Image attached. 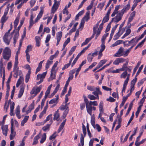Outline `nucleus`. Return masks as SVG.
Wrapping results in <instances>:
<instances>
[{
	"label": "nucleus",
	"mask_w": 146,
	"mask_h": 146,
	"mask_svg": "<svg viewBox=\"0 0 146 146\" xmlns=\"http://www.w3.org/2000/svg\"><path fill=\"white\" fill-rule=\"evenodd\" d=\"M11 133L9 136V138L11 140H13L15 137L16 135V132L13 128V120H12L11 122Z\"/></svg>",
	"instance_id": "20e7f679"
},
{
	"label": "nucleus",
	"mask_w": 146,
	"mask_h": 146,
	"mask_svg": "<svg viewBox=\"0 0 146 146\" xmlns=\"http://www.w3.org/2000/svg\"><path fill=\"white\" fill-rule=\"evenodd\" d=\"M87 89L91 91H92L95 90V88L94 86H87Z\"/></svg>",
	"instance_id": "5fc2aeb1"
},
{
	"label": "nucleus",
	"mask_w": 146,
	"mask_h": 146,
	"mask_svg": "<svg viewBox=\"0 0 146 146\" xmlns=\"http://www.w3.org/2000/svg\"><path fill=\"white\" fill-rule=\"evenodd\" d=\"M78 23H76L74 25V26L71 29L70 31L69 32L71 33L75 32L76 29V27L78 25Z\"/></svg>",
	"instance_id": "bb28decb"
},
{
	"label": "nucleus",
	"mask_w": 146,
	"mask_h": 146,
	"mask_svg": "<svg viewBox=\"0 0 146 146\" xmlns=\"http://www.w3.org/2000/svg\"><path fill=\"white\" fill-rule=\"evenodd\" d=\"M52 121H53L52 119H51L50 121V124H48L46 125V126H45L43 127L42 128V130L44 131H46L47 130H48L49 129L50 126L52 123Z\"/></svg>",
	"instance_id": "a211bd4d"
},
{
	"label": "nucleus",
	"mask_w": 146,
	"mask_h": 146,
	"mask_svg": "<svg viewBox=\"0 0 146 146\" xmlns=\"http://www.w3.org/2000/svg\"><path fill=\"white\" fill-rule=\"evenodd\" d=\"M59 96L58 95L56 96V98H53L49 102V104H52L54 103H56V104L57 103V101L59 99Z\"/></svg>",
	"instance_id": "f3484780"
},
{
	"label": "nucleus",
	"mask_w": 146,
	"mask_h": 146,
	"mask_svg": "<svg viewBox=\"0 0 146 146\" xmlns=\"http://www.w3.org/2000/svg\"><path fill=\"white\" fill-rule=\"evenodd\" d=\"M123 48L121 47L118 50L117 52L114 54L113 55L114 57H119L123 55V54L122 53L123 52Z\"/></svg>",
	"instance_id": "9d476101"
},
{
	"label": "nucleus",
	"mask_w": 146,
	"mask_h": 146,
	"mask_svg": "<svg viewBox=\"0 0 146 146\" xmlns=\"http://www.w3.org/2000/svg\"><path fill=\"white\" fill-rule=\"evenodd\" d=\"M10 35L5 34L3 37V40L4 42L7 45H9L10 42L12 38V37L10 38H9V36Z\"/></svg>",
	"instance_id": "423d86ee"
},
{
	"label": "nucleus",
	"mask_w": 146,
	"mask_h": 146,
	"mask_svg": "<svg viewBox=\"0 0 146 146\" xmlns=\"http://www.w3.org/2000/svg\"><path fill=\"white\" fill-rule=\"evenodd\" d=\"M76 72V69H74L71 70L69 73V76L70 77H72V78H73L74 75L73 74Z\"/></svg>",
	"instance_id": "c9c22d12"
},
{
	"label": "nucleus",
	"mask_w": 146,
	"mask_h": 146,
	"mask_svg": "<svg viewBox=\"0 0 146 146\" xmlns=\"http://www.w3.org/2000/svg\"><path fill=\"white\" fill-rule=\"evenodd\" d=\"M83 97L84 102H85V103L86 106L87 103L88 104V106H92V105L97 106L98 105V102L96 101H90L89 102L87 98L84 95Z\"/></svg>",
	"instance_id": "f03ea898"
},
{
	"label": "nucleus",
	"mask_w": 146,
	"mask_h": 146,
	"mask_svg": "<svg viewBox=\"0 0 146 146\" xmlns=\"http://www.w3.org/2000/svg\"><path fill=\"white\" fill-rule=\"evenodd\" d=\"M120 35H119V32H118L115 36L113 38V40H116L119 38L120 36Z\"/></svg>",
	"instance_id": "774afa93"
},
{
	"label": "nucleus",
	"mask_w": 146,
	"mask_h": 146,
	"mask_svg": "<svg viewBox=\"0 0 146 146\" xmlns=\"http://www.w3.org/2000/svg\"><path fill=\"white\" fill-rule=\"evenodd\" d=\"M46 138V135L45 133H44L42 135L40 141V143H43Z\"/></svg>",
	"instance_id": "e433bc0d"
},
{
	"label": "nucleus",
	"mask_w": 146,
	"mask_h": 146,
	"mask_svg": "<svg viewBox=\"0 0 146 146\" xmlns=\"http://www.w3.org/2000/svg\"><path fill=\"white\" fill-rule=\"evenodd\" d=\"M91 55V53H89L88 54L87 58V59L88 60V61L89 62H91L92 61V59L93 58V57L92 55Z\"/></svg>",
	"instance_id": "72a5a7b5"
},
{
	"label": "nucleus",
	"mask_w": 146,
	"mask_h": 146,
	"mask_svg": "<svg viewBox=\"0 0 146 146\" xmlns=\"http://www.w3.org/2000/svg\"><path fill=\"white\" fill-rule=\"evenodd\" d=\"M8 18V17H4V16H3L2 17L1 19V23H5L6 21L7 20Z\"/></svg>",
	"instance_id": "3c124183"
},
{
	"label": "nucleus",
	"mask_w": 146,
	"mask_h": 146,
	"mask_svg": "<svg viewBox=\"0 0 146 146\" xmlns=\"http://www.w3.org/2000/svg\"><path fill=\"white\" fill-rule=\"evenodd\" d=\"M125 59L122 58H116L115 60L113 62V65H118L120 63H123L125 62Z\"/></svg>",
	"instance_id": "1a4fd4ad"
},
{
	"label": "nucleus",
	"mask_w": 146,
	"mask_h": 146,
	"mask_svg": "<svg viewBox=\"0 0 146 146\" xmlns=\"http://www.w3.org/2000/svg\"><path fill=\"white\" fill-rule=\"evenodd\" d=\"M73 78H72V77L71 76L70 77V76H69L68 78V79L66 81V82L65 84V86L67 87V86H68V85L69 82H70V80H72Z\"/></svg>",
	"instance_id": "864d4df0"
},
{
	"label": "nucleus",
	"mask_w": 146,
	"mask_h": 146,
	"mask_svg": "<svg viewBox=\"0 0 146 146\" xmlns=\"http://www.w3.org/2000/svg\"><path fill=\"white\" fill-rule=\"evenodd\" d=\"M32 47L31 45H29L27 47V49L25 50V52H29V51L32 50Z\"/></svg>",
	"instance_id": "de8ad7c7"
},
{
	"label": "nucleus",
	"mask_w": 146,
	"mask_h": 146,
	"mask_svg": "<svg viewBox=\"0 0 146 146\" xmlns=\"http://www.w3.org/2000/svg\"><path fill=\"white\" fill-rule=\"evenodd\" d=\"M122 17V16L120 14L118 13L115 17L112 18V19H114V22L116 23L121 20Z\"/></svg>",
	"instance_id": "f8f14e48"
},
{
	"label": "nucleus",
	"mask_w": 146,
	"mask_h": 146,
	"mask_svg": "<svg viewBox=\"0 0 146 146\" xmlns=\"http://www.w3.org/2000/svg\"><path fill=\"white\" fill-rule=\"evenodd\" d=\"M62 35L61 31H60L56 33V39L60 40Z\"/></svg>",
	"instance_id": "c756f323"
},
{
	"label": "nucleus",
	"mask_w": 146,
	"mask_h": 146,
	"mask_svg": "<svg viewBox=\"0 0 146 146\" xmlns=\"http://www.w3.org/2000/svg\"><path fill=\"white\" fill-rule=\"evenodd\" d=\"M0 73L1 76L2 75V74H3V69L5 70V68L3 67V65L2 63L0 62Z\"/></svg>",
	"instance_id": "a19ab883"
},
{
	"label": "nucleus",
	"mask_w": 146,
	"mask_h": 146,
	"mask_svg": "<svg viewBox=\"0 0 146 146\" xmlns=\"http://www.w3.org/2000/svg\"><path fill=\"white\" fill-rule=\"evenodd\" d=\"M67 87L64 86V87L62 90L61 94L60 97H61L62 96H64L67 91Z\"/></svg>",
	"instance_id": "c03bdc74"
},
{
	"label": "nucleus",
	"mask_w": 146,
	"mask_h": 146,
	"mask_svg": "<svg viewBox=\"0 0 146 146\" xmlns=\"http://www.w3.org/2000/svg\"><path fill=\"white\" fill-rule=\"evenodd\" d=\"M85 22V21L83 20V19H82L81 20L80 25L79 26V29H80L82 27V28H83Z\"/></svg>",
	"instance_id": "a18cd8bd"
},
{
	"label": "nucleus",
	"mask_w": 146,
	"mask_h": 146,
	"mask_svg": "<svg viewBox=\"0 0 146 146\" xmlns=\"http://www.w3.org/2000/svg\"><path fill=\"white\" fill-rule=\"evenodd\" d=\"M19 19V16H17L14 22V26L15 29H16L18 25Z\"/></svg>",
	"instance_id": "5701e85b"
},
{
	"label": "nucleus",
	"mask_w": 146,
	"mask_h": 146,
	"mask_svg": "<svg viewBox=\"0 0 146 146\" xmlns=\"http://www.w3.org/2000/svg\"><path fill=\"white\" fill-rule=\"evenodd\" d=\"M34 18V17L33 16V15L31 14V17L29 21V28L30 29L32 28V27L34 24V23L33 20Z\"/></svg>",
	"instance_id": "6ab92c4d"
},
{
	"label": "nucleus",
	"mask_w": 146,
	"mask_h": 146,
	"mask_svg": "<svg viewBox=\"0 0 146 146\" xmlns=\"http://www.w3.org/2000/svg\"><path fill=\"white\" fill-rule=\"evenodd\" d=\"M90 41V40L88 38H86L85 41L83 42L81 44V46H83L87 44Z\"/></svg>",
	"instance_id": "603ef678"
},
{
	"label": "nucleus",
	"mask_w": 146,
	"mask_h": 146,
	"mask_svg": "<svg viewBox=\"0 0 146 146\" xmlns=\"http://www.w3.org/2000/svg\"><path fill=\"white\" fill-rule=\"evenodd\" d=\"M52 61H50L49 60H48L46 64V68L47 69L49 67L50 65L52 63Z\"/></svg>",
	"instance_id": "4c0bfd02"
},
{
	"label": "nucleus",
	"mask_w": 146,
	"mask_h": 146,
	"mask_svg": "<svg viewBox=\"0 0 146 146\" xmlns=\"http://www.w3.org/2000/svg\"><path fill=\"white\" fill-rule=\"evenodd\" d=\"M86 107L87 112L91 116L92 115V110L95 111L96 110V108L95 107H92V106H88V104L87 103Z\"/></svg>",
	"instance_id": "0eeeda50"
},
{
	"label": "nucleus",
	"mask_w": 146,
	"mask_h": 146,
	"mask_svg": "<svg viewBox=\"0 0 146 146\" xmlns=\"http://www.w3.org/2000/svg\"><path fill=\"white\" fill-rule=\"evenodd\" d=\"M24 19L21 20L20 22V24L19 25V26L18 27V28H17V31L16 32H18V33H19V31L21 28V27L23 25V24L24 23Z\"/></svg>",
	"instance_id": "473e14b6"
},
{
	"label": "nucleus",
	"mask_w": 146,
	"mask_h": 146,
	"mask_svg": "<svg viewBox=\"0 0 146 146\" xmlns=\"http://www.w3.org/2000/svg\"><path fill=\"white\" fill-rule=\"evenodd\" d=\"M145 35L143 33L141 35V36L139 38H137V37H136V39L135 40V43H137V42L139 41V40H140Z\"/></svg>",
	"instance_id": "bf43d9fd"
},
{
	"label": "nucleus",
	"mask_w": 146,
	"mask_h": 146,
	"mask_svg": "<svg viewBox=\"0 0 146 146\" xmlns=\"http://www.w3.org/2000/svg\"><path fill=\"white\" fill-rule=\"evenodd\" d=\"M109 19V16L106 15L103 18L102 21H103V23H105L108 22Z\"/></svg>",
	"instance_id": "09e8293b"
},
{
	"label": "nucleus",
	"mask_w": 146,
	"mask_h": 146,
	"mask_svg": "<svg viewBox=\"0 0 146 146\" xmlns=\"http://www.w3.org/2000/svg\"><path fill=\"white\" fill-rule=\"evenodd\" d=\"M19 35V33L18 32H15L14 36L13 39V44L15 46V44H16V42L17 41V39L18 38V36Z\"/></svg>",
	"instance_id": "aec40b11"
},
{
	"label": "nucleus",
	"mask_w": 146,
	"mask_h": 146,
	"mask_svg": "<svg viewBox=\"0 0 146 146\" xmlns=\"http://www.w3.org/2000/svg\"><path fill=\"white\" fill-rule=\"evenodd\" d=\"M40 38L39 36H36L35 37V40L36 42V46L37 47H39L40 46Z\"/></svg>",
	"instance_id": "412c9836"
},
{
	"label": "nucleus",
	"mask_w": 146,
	"mask_h": 146,
	"mask_svg": "<svg viewBox=\"0 0 146 146\" xmlns=\"http://www.w3.org/2000/svg\"><path fill=\"white\" fill-rule=\"evenodd\" d=\"M11 54H3V57L4 59L7 60H9Z\"/></svg>",
	"instance_id": "f704fd0d"
},
{
	"label": "nucleus",
	"mask_w": 146,
	"mask_h": 146,
	"mask_svg": "<svg viewBox=\"0 0 146 146\" xmlns=\"http://www.w3.org/2000/svg\"><path fill=\"white\" fill-rule=\"evenodd\" d=\"M69 111V109H66L64 112L62 116L64 118V119L66 117V115L68 114Z\"/></svg>",
	"instance_id": "49530a36"
},
{
	"label": "nucleus",
	"mask_w": 146,
	"mask_h": 146,
	"mask_svg": "<svg viewBox=\"0 0 146 146\" xmlns=\"http://www.w3.org/2000/svg\"><path fill=\"white\" fill-rule=\"evenodd\" d=\"M115 99L113 98L110 96L109 98L107 99V100L109 101L110 102H113L115 101Z\"/></svg>",
	"instance_id": "338daca9"
},
{
	"label": "nucleus",
	"mask_w": 146,
	"mask_h": 146,
	"mask_svg": "<svg viewBox=\"0 0 146 146\" xmlns=\"http://www.w3.org/2000/svg\"><path fill=\"white\" fill-rule=\"evenodd\" d=\"M3 54H11V50L8 47H6L3 50Z\"/></svg>",
	"instance_id": "4be33fe9"
},
{
	"label": "nucleus",
	"mask_w": 146,
	"mask_h": 146,
	"mask_svg": "<svg viewBox=\"0 0 146 146\" xmlns=\"http://www.w3.org/2000/svg\"><path fill=\"white\" fill-rule=\"evenodd\" d=\"M84 137L82 134L81 133L80 135V142L82 146H84Z\"/></svg>",
	"instance_id": "58836bf2"
},
{
	"label": "nucleus",
	"mask_w": 146,
	"mask_h": 146,
	"mask_svg": "<svg viewBox=\"0 0 146 146\" xmlns=\"http://www.w3.org/2000/svg\"><path fill=\"white\" fill-rule=\"evenodd\" d=\"M104 107V104L102 102H101L100 103L99 105V110L100 113L99 114L98 118H100V119H104L105 117H102V116L103 114H105V113H104V110L103 108Z\"/></svg>",
	"instance_id": "f257e3e1"
},
{
	"label": "nucleus",
	"mask_w": 146,
	"mask_h": 146,
	"mask_svg": "<svg viewBox=\"0 0 146 146\" xmlns=\"http://www.w3.org/2000/svg\"><path fill=\"white\" fill-rule=\"evenodd\" d=\"M95 91L93 92H92V94L94 95L97 98V99L99 100V95H102V92L100 90V89L99 87H96V88Z\"/></svg>",
	"instance_id": "39448f33"
},
{
	"label": "nucleus",
	"mask_w": 146,
	"mask_h": 146,
	"mask_svg": "<svg viewBox=\"0 0 146 146\" xmlns=\"http://www.w3.org/2000/svg\"><path fill=\"white\" fill-rule=\"evenodd\" d=\"M82 128L83 132L84 135V137H85L86 134V129L85 126L83 124H82Z\"/></svg>",
	"instance_id": "8fccbe9b"
},
{
	"label": "nucleus",
	"mask_w": 146,
	"mask_h": 146,
	"mask_svg": "<svg viewBox=\"0 0 146 146\" xmlns=\"http://www.w3.org/2000/svg\"><path fill=\"white\" fill-rule=\"evenodd\" d=\"M59 54V51L58 50L53 55L50 56L49 58V60H52L55 58H56Z\"/></svg>",
	"instance_id": "a878e982"
},
{
	"label": "nucleus",
	"mask_w": 146,
	"mask_h": 146,
	"mask_svg": "<svg viewBox=\"0 0 146 146\" xmlns=\"http://www.w3.org/2000/svg\"><path fill=\"white\" fill-rule=\"evenodd\" d=\"M136 39V37L133 38L130 41L126 40L125 41L123 42V44L124 46V47H128L130 45L131 43H134V42H135V40Z\"/></svg>",
	"instance_id": "6e6552de"
},
{
	"label": "nucleus",
	"mask_w": 146,
	"mask_h": 146,
	"mask_svg": "<svg viewBox=\"0 0 146 146\" xmlns=\"http://www.w3.org/2000/svg\"><path fill=\"white\" fill-rule=\"evenodd\" d=\"M44 61V60H43L42 61H41L38 64V67L36 69V70L39 72L40 71L42 68V64Z\"/></svg>",
	"instance_id": "2f4dec72"
},
{
	"label": "nucleus",
	"mask_w": 146,
	"mask_h": 146,
	"mask_svg": "<svg viewBox=\"0 0 146 146\" xmlns=\"http://www.w3.org/2000/svg\"><path fill=\"white\" fill-rule=\"evenodd\" d=\"M66 121V119H65L61 123L57 131V133H60V131L62 129L65 125Z\"/></svg>",
	"instance_id": "2eb2a0df"
},
{
	"label": "nucleus",
	"mask_w": 146,
	"mask_h": 146,
	"mask_svg": "<svg viewBox=\"0 0 146 146\" xmlns=\"http://www.w3.org/2000/svg\"><path fill=\"white\" fill-rule=\"evenodd\" d=\"M80 56L79 55H78L74 59L72 64V67L75 64Z\"/></svg>",
	"instance_id": "052dcab7"
},
{
	"label": "nucleus",
	"mask_w": 146,
	"mask_h": 146,
	"mask_svg": "<svg viewBox=\"0 0 146 146\" xmlns=\"http://www.w3.org/2000/svg\"><path fill=\"white\" fill-rule=\"evenodd\" d=\"M127 75V70H126L121 75L120 77L121 78H125Z\"/></svg>",
	"instance_id": "79ce46f5"
},
{
	"label": "nucleus",
	"mask_w": 146,
	"mask_h": 146,
	"mask_svg": "<svg viewBox=\"0 0 146 146\" xmlns=\"http://www.w3.org/2000/svg\"><path fill=\"white\" fill-rule=\"evenodd\" d=\"M54 3L53 4L52 8V13H54L56 11V9H55V10H54V9L55 8V7L57 5V0H54ZM58 4H57V5Z\"/></svg>",
	"instance_id": "7c9ffc66"
},
{
	"label": "nucleus",
	"mask_w": 146,
	"mask_h": 146,
	"mask_svg": "<svg viewBox=\"0 0 146 146\" xmlns=\"http://www.w3.org/2000/svg\"><path fill=\"white\" fill-rule=\"evenodd\" d=\"M130 4L128 3V4L126 6H125L123 9L127 11L129 10L130 8Z\"/></svg>",
	"instance_id": "0e129e2a"
},
{
	"label": "nucleus",
	"mask_w": 146,
	"mask_h": 146,
	"mask_svg": "<svg viewBox=\"0 0 146 146\" xmlns=\"http://www.w3.org/2000/svg\"><path fill=\"white\" fill-rule=\"evenodd\" d=\"M1 129L3 131V133L6 136H7L8 131V126L7 125H2Z\"/></svg>",
	"instance_id": "ddd939ff"
},
{
	"label": "nucleus",
	"mask_w": 146,
	"mask_h": 146,
	"mask_svg": "<svg viewBox=\"0 0 146 146\" xmlns=\"http://www.w3.org/2000/svg\"><path fill=\"white\" fill-rule=\"evenodd\" d=\"M25 89V86L24 84H22L20 86V89L18 95V98H21L23 94Z\"/></svg>",
	"instance_id": "9b49d317"
},
{
	"label": "nucleus",
	"mask_w": 146,
	"mask_h": 146,
	"mask_svg": "<svg viewBox=\"0 0 146 146\" xmlns=\"http://www.w3.org/2000/svg\"><path fill=\"white\" fill-rule=\"evenodd\" d=\"M34 102H33V103L29 106L28 110L26 111V113L27 114L30 113L34 109Z\"/></svg>",
	"instance_id": "4468645a"
},
{
	"label": "nucleus",
	"mask_w": 146,
	"mask_h": 146,
	"mask_svg": "<svg viewBox=\"0 0 146 146\" xmlns=\"http://www.w3.org/2000/svg\"><path fill=\"white\" fill-rule=\"evenodd\" d=\"M128 64V62H126V63L124 64L121 68V71H125L126 70H127V65Z\"/></svg>",
	"instance_id": "c85d7f7f"
},
{
	"label": "nucleus",
	"mask_w": 146,
	"mask_h": 146,
	"mask_svg": "<svg viewBox=\"0 0 146 146\" xmlns=\"http://www.w3.org/2000/svg\"><path fill=\"white\" fill-rule=\"evenodd\" d=\"M143 67V65L141 66L139 68L138 71H137L136 74V76H137L141 72V70H142Z\"/></svg>",
	"instance_id": "680f3d73"
},
{
	"label": "nucleus",
	"mask_w": 146,
	"mask_h": 146,
	"mask_svg": "<svg viewBox=\"0 0 146 146\" xmlns=\"http://www.w3.org/2000/svg\"><path fill=\"white\" fill-rule=\"evenodd\" d=\"M18 63H17V62H15L14 65L13 71L14 72H18L19 67L18 66Z\"/></svg>",
	"instance_id": "cd10ccee"
},
{
	"label": "nucleus",
	"mask_w": 146,
	"mask_h": 146,
	"mask_svg": "<svg viewBox=\"0 0 146 146\" xmlns=\"http://www.w3.org/2000/svg\"><path fill=\"white\" fill-rule=\"evenodd\" d=\"M90 12L89 11L87 12L86 14V15L82 19H83L84 20V19H85L86 21H88L90 19Z\"/></svg>",
	"instance_id": "b1692460"
},
{
	"label": "nucleus",
	"mask_w": 146,
	"mask_h": 146,
	"mask_svg": "<svg viewBox=\"0 0 146 146\" xmlns=\"http://www.w3.org/2000/svg\"><path fill=\"white\" fill-rule=\"evenodd\" d=\"M88 97L91 100H95L96 99H97V98H96V97L94 96L91 94L88 95Z\"/></svg>",
	"instance_id": "37998d69"
},
{
	"label": "nucleus",
	"mask_w": 146,
	"mask_h": 146,
	"mask_svg": "<svg viewBox=\"0 0 146 146\" xmlns=\"http://www.w3.org/2000/svg\"><path fill=\"white\" fill-rule=\"evenodd\" d=\"M118 121L119 123L118 125L116 126L115 129V131H117L118 130L119 128H120L121 126V119H118Z\"/></svg>",
	"instance_id": "6e6d98bb"
},
{
	"label": "nucleus",
	"mask_w": 146,
	"mask_h": 146,
	"mask_svg": "<svg viewBox=\"0 0 146 146\" xmlns=\"http://www.w3.org/2000/svg\"><path fill=\"white\" fill-rule=\"evenodd\" d=\"M43 13V10L41 9L39 14L37 16V17L40 19L42 17Z\"/></svg>",
	"instance_id": "13d9d810"
},
{
	"label": "nucleus",
	"mask_w": 146,
	"mask_h": 146,
	"mask_svg": "<svg viewBox=\"0 0 146 146\" xmlns=\"http://www.w3.org/2000/svg\"><path fill=\"white\" fill-rule=\"evenodd\" d=\"M30 75H29V74H27L26 76H25V82L26 83H27L28 82L29 79L30 78Z\"/></svg>",
	"instance_id": "69168bd1"
},
{
	"label": "nucleus",
	"mask_w": 146,
	"mask_h": 146,
	"mask_svg": "<svg viewBox=\"0 0 146 146\" xmlns=\"http://www.w3.org/2000/svg\"><path fill=\"white\" fill-rule=\"evenodd\" d=\"M146 97H145V95L143 97V98L139 102V104L143 105V104L145 101V99Z\"/></svg>",
	"instance_id": "e2e57ef3"
},
{
	"label": "nucleus",
	"mask_w": 146,
	"mask_h": 146,
	"mask_svg": "<svg viewBox=\"0 0 146 146\" xmlns=\"http://www.w3.org/2000/svg\"><path fill=\"white\" fill-rule=\"evenodd\" d=\"M20 111V107L18 106L16 108L15 112L16 115L18 119H20L21 118Z\"/></svg>",
	"instance_id": "dca6fc26"
},
{
	"label": "nucleus",
	"mask_w": 146,
	"mask_h": 146,
	"mask_svg": "<svg viewBox=\"0 0 146 146\" xmlns=\"http://www.w3.org/2000/svg\"><path fill=\"white\" fill-rule=\"evenodd\" d=\"M42 86L40 85L38 87L35 89V87H34L30 92L31 94L33 95V97H35L40 92Z\"/></svg>",
	"instance_id": "7ed1b4c3"
},
{
	"label": "nucleus",
	"mask_w": 146,
	"mask_h": 146,
	"mask_svg": "<svg viewBox=\"0 0 146 146\" xmlns=\"http://www.w3.org/2000/svg\"><path fill=\"white\" fill-rule=\"evenodd\" d=\"M60 110H64L66 109H69V108L68 107H67L65 105H62L60 107Z\"/></svg>",
	"instance_id": "4d7b16f0"
},
{
	"label": "nucleus",
	"mask_w": 146,
	"mask_h": 146,
	"mask_svg": "<svg viewBox=\"0 0 146 146\" xmlns=\"http://www.w3.org/2000/svg\"><path fill=\"white\" fill-rule=\"evenodd\" d=\"M58 110H57L54 113V115L53 119H58L60 117V114L58 113Z\"/></svg>",
	"instance_id": "ea45409f"
},
{
	"label": "nucleus",
	"mask_w": 146,
	"mask_h": 146,
	"mask_svg": "<svg viewBox=\"0 0 146 146\" xmlns=\"http://www.w3.org/2000/svg\"><path fill=\"white\" fill-rule=\"evenodd\" d=\"M49 119H46L43 121L36 122V125L39 126L43 125L47 121H48Z\"/></svg>",
	"instance_id": "393cba45"
}]
</instances>
